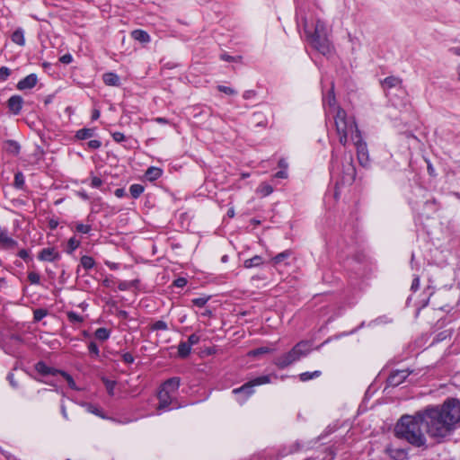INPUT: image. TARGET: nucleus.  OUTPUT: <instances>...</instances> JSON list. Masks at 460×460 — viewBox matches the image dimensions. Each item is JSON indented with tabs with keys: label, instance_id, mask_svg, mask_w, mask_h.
<instances>
[{
	"label": "nucleus",
	"instance_id": "obj_1",
	"mask_svg": "<svg viewBox=\"0 0 460 460\" xmlns=\"http://www.w3.org/2000/svg\"><path fill=\"white\" fill-rule=\"evenodd\" d=\"M420 420L424 423L426 433L440 441L450 435L460 423V401L450 398L441 405L428 407L420 411Z\"/></svg>",
	"mask_w": 460,
	"mask_h": 460
},
{
	"label": "nucleus",
	"instance_id": "obj_2",
	"mask_svg": "<svg viewBox=\"0 0 460 460\" xmlns=\"http://www.w3.org/2000/svg\"><path fill=\"white\" fill-rule=\"evenodd\" d=\"M304 30L310 45L319 53L325 57L334 53V46L331 40L332 30L323 21L317 19L314 23L309 24L304 19Z\"/></svg>",
	"mask_w": 460,
	"mask_h": 460
},
{
	"label": "nucleus",
	"instance_id": "obj_3",
	"mask_svg": "<svg viewBox=\"0 0 460 460\" xmlns=\"http://www.w3.org/2000/svg\"><path fill=\"white\" fill-rule=\"evenodd\" d=\"M421 425H424V423L422 420H420V411L417 412L414 416L404 415L395 425V436L399 438L405 439L413 446H424L426 437L421 429Z\"/></svg>",
	"mask_w": 460,
	"mask_h": 460
},
{
	"label": "nucleus",
	"instance_id": "obj_4",
	"mask_svg": "<svg viewBox=\"0 0 460 460\" xmlns=\"http://www.w3.org/2000/svg\"><path fill=\"white\" fill-rule=\"evenodd\" d=\"M334 123L339 135V142L343 146L347 144L349 136L352 139V135H357V131H359L354 118H349L346 111L341 108H337Z\"/></svg>",
	"mask_w": 460,
	"mask_h": 460
},
{
	"label": "nucleus",
	"instance_id": "obj_5",
	"mask_svg": "<svg viewBox=\"0 0 460 460\" xmlns=\"http://www.w3.org/2000/svg\"><path fill=\"white\" fill-rule=\"evenodd\" d=\"M312 350V344L307 341L296 343L288 352L280 355L274 359V364L279 369H284L300 358L307 356Z\"/></svg>",
	"mask_w": 460,
	"mask_h": 460
},
{
	"label": "nucleus",
	"instance_id": "obj_6",
	"mask_svg": "<svg viewBox=\"0 0 460 460\" xmlns=\"http://www.w3.org/2000/svg\"><path fill=\"white\" fill-rule=\"evenodd\" d=\"M352 141L357 148L358 163L362 166H366L368 163V152L367 144L363 141L360 131H357V135H352Z\"/></svg>",
	"mask_w": 460,
	"mask_h": 460
},
{
	"label": "nucleus",
	"instance_id": "obj_7",
	"mask_svg": "<svg viewBox=\"0 0 460 460\" xmlns=\"http://www.w3.org/2000/svg\"><path fill=\"white\" fill-rule=\"evenodd\" d=\"M270 382V378L269 376H259V377H256V378L251 380L250 382H247L246 384H244L243 385H242L239 388L234 389L233 393L236 394L243 393L246 394V397H248L253 394L254 386L264 385V384H269Z\"/></svg>",
	"mask_w": 460,
	"mask_h": 460
},
{
	"label": "nucleus",
	"instance_id": "obj_8",
	"mask_svg": "<svg viewBox=\"0 0 460 460\" xmlns=\"http://www.w3.org/2000/svg\"><path fill=\"white\" fill-rule=\"evenodd\" d=\"M356 178V168L353 164L352 156L349 155L347 165L344 166L342 183L350 185Z\"/></svg>",
	"mask_w": 460,
	"mask_h": 460
},
{
	"label": "nucleus",
	"instance_id": "obj_9",
	"mask_svg": "<svg viewBox=\"0 0 460 460\" xmlns=\"http://www.w3.org/2000/svg\"><path fill=\"white\" fill-rule=\"evenodd\" d=\"M410 374L411 371L408 369L395 370L390 374L387 383L391 386H397L401 385Z\"/></svg>",
	"mask_w": 460,
	"mask_h": 460
},
{
	"label": "nucleus",
	"instance_id": "obj_10",
	"mask_svg": "<svg viewBox=\"0 0 460 460\" xmlns=\"http://www.w3.org/2000/svg\"><path fill=\"white\" fill-rule=\"evenodd\" d=\"M38 258L42 261H55L60 258V254L55 248L48 247L40 252Z\"/></svg>",
	"mask_w": 460,
	"mask_h": 460
},
{
	"label": "nucleus",
	"instance_id": "obj_11",
	"mask_svg": "<svg viewBox=\"0 0 460 460\" xmlns=\"http://www.w3.org/2000/svg\"><path fill=\"white\" fill-rule=\"evenodd\" d=\"M0 246L4 249H14L18 243L8 236L7 231L0 227Z\"/></svg>",
	"mask_w": 460,
	"mask_h": 460
},
{
	"label": "nucleus",
	"instance_id": "obj_12",
	"mask_svg": "<svg viewBox=\"0 0 460 460\" xmlns=\"http://www.w3.org/2000/svg\"><path fill=\"white\" fill-rule=\"evenodd\" d=\"M37 81V75L31 74L18 83L17 88L19 90L31 89L36 85Z\"/></svg>",
	"mask_w": 460,
	"mask_h": 460
},
{
	"label": "nucleus",
	"instance_id": "obj_13",
	"mask_svg": "<svg viewBox=\"0 0 460 460\" xmlns=\"http://www.w3.org/2000/svg\"><path fill=\"white\" fill-rule=\"evenodd\" d=\"M172 396H173L172 394L160 389V391L158 393V399H159L158 409L159 410L166 409L172 403Z\"/></svg>",
	"mask_w": 460,
	"mask_h": 460
},
{
	"label": "nucleus",
	"instance_id": "obj_14",
	"mask_svg": "<svg viewBox=\"0 0 460 460\" xmlns=\"http://www.w3.org/2000/svg\"><path fill=\"white\" fill-rule=\"evenodd\" d=\"M179 386H180V378L179 377H172V378L166 380L163 384L161 389L173 394L178 390Z\"/></svg>",
	"mask_w": 460,
	"mask_h": 460
},
{
	"label": "nucleus",
	"instance_id": "obj_15",
	"mask_svg": "<svg viewBox=\"0 0 460 460\" xmlns=\"http://www.w3.org/2000/svg\"><path fill=\"white\" fill-rule=\"evenodd\" d=\"M323 102H324V104L328 105L330 113H332V112H335V114L337 113V108H340V107L336 105V100H335V96H334V93H333V85H332L330 92L327 93L326 97L323 99Z\"/></svg>",
	"mask_w": 460,
	"mask_h": 460
},
{
	"label": "nucleus",
	"instance_id": "obj_16",
	"mask_svg": "<svg viewBox=\"0 0 460 460\" xmlns=\"http://www.w3.org/2000/svg\"><path fill=\"white\" fill-rule=\"evenodd\" d=\"M8 107L14 113L18 114L22 107V98L13 95L8 100Z\"/></svg>",
	"mask_w": 460,
	"mask_h": 460
},
{
	"label": "nucleus",
	"instance_id": "obj_17",
	"mask_svg": "<svg viewBox=\"0 0 460 460\" xmlns=\"http://www.w3.org/2000/svg\"><path fill=\"white\" fill-rule=\"evenodd\" d=\"M131 37L141 43H147L150 41V36L143 30H134L131 32Z\"/></svg>",
	"mask_w": 460,
	"mask_h": 460
},
{
	"label": "nucleus",
	"instance_id": "obj_18",
	"mask_svg": "<svg viewBox=\"0 0 460 460\" xmlns=\"http://www.w3.org/2000/svg\"><path fill=\"white\" fill-rule=\"evenodd\" d=\"M102 79L107 85L118 86L119 84V77L114 73L104 74Z\"/></svg>",
	"mask_w": 460,
	"mask_h": 460
},
{
	"label": "nucleus",
	"instance_id": "obj_19",
	"mask_svg": "<svg viewBox=\"0 0 460 460\" xmlns=\"http://www.w3.org/2000/svg\"><path fill=\"white\" fill-rule=\"evenodd\" d=\"M4 147L8 153L13 155H17L20 153L21 149L19 143L14 140H7L4 143Z\"/></svg>",
	"mask_w": 460,
	"mask_h": 460
},
{
	"label": "nucleus",
	"instance_id": "obj_20",
	"mask_svg": "<svg viewBox=\"0 0 460 460\" xmlns=\"http://www.w3.org/2000/svg\"><path fill=\"white\" fill-rule=\"evenodd\" d=\"M402 84V80L395 76H388L383 81L384 89H391Z\"/></svg>",
	"mask_w": 460,
	"mask_h": 460
},
{
	"label": "nucleus",
	"instance_id": "obj_21",
	"mask_svg": "<svg viewBox=\"0 0 460 460\" xmlns=\"http://www.w3.org/2000/svg\"><path fill=\"white\" fill-rule=\"evenodd\" d=\"M93 135H94V128H82L76 132L75 137L77 139L83 140V139L91 138L92 137H93Z\"/></svg>",
	"mask_w": 460,
	"mask_h": 460
},
{
	"label": "nucleus",
	"instance_id": "obj_22",
	"mask_svg": "<svg viewBox=\"0 0 460 460\" xmlns=\"http://www.w3.org/2000/svg\"><path fill=\"white\" fill-rule=\"evenodd\" d=\"M162 175V170L157 167H150L146 172V177L149 181H155Z\"/></svg>",
	"mask_w": 460,
	"mask_h": 460
},
{
	"label": "nucleus",
	"instance_id": "obj_23",
	"mask_svg": "<svg viewBox=\"0 0 460 460\" xmlns=\"http://www.w3.org/2000/svg\"><path fill=\"white\" fill-rule=\"evenodd\" d=\"M12 40L20 46H23L25 44L23 31L17 29L12 35Z\"/></svg>",
	"mask_w": 460,
	"mask_h": 460
},
{
	"label": "nucleus",
	"instance_id": "obj_24",
	"mask_svg": "<svg viewBox=\"0 0 460 460\" xmlns=\"http://www.w3.org/2000/svg\"><path fill=\"white\" fill-rule=\"evenodd\" d=\"M262 262H263L262 258L259 255H256L251 259L244 261L243 265L245 268L250 269L252 267H257V266L262 264Z\"/></svg>",
	"mask_w": 460,
	"mask_h": 460
},
{
	"label": "nucleus",
	"instance_id": "obj_25",
	"mask_svg": "<svg viewBox=\"0 0 460 460\" xmlns=\"http://www.w3.org/2000/svg\"><path fill=\"white\" fill-rule=\"evenodd\" d=\"M111 332L106 328H98L95 332L94 336L97 340L101 341H105L110 338Z\"/></svg>",
	"mask_w": 460,
	"mask_h": 460
},
{
	"label": "nucleus",
	"instance_id": "obj_26",
	"mask_svg": "<svg viewBox=\"0 0 460 460\" xmlns=\"http://www.w3.org/2000/svg\"><path fill=\"white\" fill-rule=\"evenodd\" d=\"M36 370L42 375L54 374V371L44 362H38L35 366Z\"/></svg>",
	"mask_w": 460,
	"mask_h": 460
},
{
	"label": "nucleus",
	"instance_id": "obj_27",
	"mask_svg": "<svg viewBox=\"0 0 460 460\" xmlns=\"http://www.w3.org/2000/svg\"><path fill=\"white\" fill-rule=\"evenodd\" d=\"M190 352V345L187 342H181L178 346V353L181 358L187 357Z\"/></svg>",
	"mask_w": 460,
	"mask_h": 460
},
{
	"label": "nucleus",
	"instance_id": "obj_28",
	"mask_svg": "<svg viewBox=\"0 0 460 460\" xmlns=\"http://www.w3.org/2000/svg\"><path fill=\"white\" fill-rule=\"evenodd\" d=\"M290 254L291 252L289 251L280 252L272 258V262L274 263V265L280 264L282 261L289 258Z\"/></svg>",
	"mask_w": 460,
	"mask_h": 460
},
{
	"label": "nucleus",
	"instance_id": "obj_29",
	"mask_svg": "<svg viewBox=\"0 0 460 460\" xmlns=\"http://www.w3.org/2000/svg\"><path fill=\"white\" fill-rule=\"evenodd\" d=\"M320 375H321V372L318 370L314 371V372H304V373L300 374L299 378L301 381L305 382V381L311 380L314 377H318V376H320Z\"/></svg>",
	"mask_w": 460,
	"mask_h": 460
},
{
	"label": "nucleus",
	"instance_id": "obj_30",
	"mask_svg": "<svg viewBox=\"0 0 460 460\" xmlns=\"http://www.w3.org/2000/svg\"><path fill=\"white\" fill-rule=\"evenodd\" d=\"M130 194L133 198H138L144 191V187L140 184H133L129 188Z\"/></svg>",
	"mask_w": 460,
	"mask_h": 460
},
{
	"label": "nucleus",
	"instance_id": "obj_31",
	"mask_svg": "<svg viewBox=\"0 0 460 460\" xmlns=\"http://www.w3.org/2000/svg\"><path fill=\"white\" fill-rule=\"evenodd\" d=\"M81 265L85 270H90V269H92L94 266V260L92 257H90V256L84 255L81 258Z\"/></svg>",
	"mask_w": 460,
	"mask_h": 460
},
{
	"label": "nucleus",
	"instance_id": "obj_32",
	"mask_svg": "<svg viewBox=\"0 0 460 460\" xmlns=\"http://www.w3.org/2000/svg\"><path fill=\"white\" fill-rule=\"evenodd\" d=\"M24 176L21 172H18L14 175V182L13 185L17 189H22L24 186Z\"/></svg>",
	"mask_w": 460,
	"mask_h": 460
},
{
	"label": "nucleus",
	"instance_id": "obj_33",
	"mask_svg": "<svg viewBox=\"0 0 460 460\" xmlns=\"http://www.w3.org/2000/svg\"><path fill=\"white\" fill-rule=\"evenodd\" d=\"M269 352H270V349L268 347H261V348H258V349L249 351L248 355L252 356V357H257L259 355L266 354Z\"/></svg>",
	"mask_w": 460,
	"mask_h": 460
},
{
	"label": "nucleus",
	"instance_id": "obj_34",
	"mask_svg": "<svg viewBox=\"0 0 460 460\" xmlns=\"http://www.w3.org/2000/svg\"><path fill=\"white\" fill-rule=\"evenodd\" d=\"M102 381H103V383L105 385V387H106L108 393L111 395H112L113 394V390L115 388V385H116V383L114 381H111V380H109L107 378H104V377L102 378Z\"/></svg>",
	"mask_w": 460,
	"mask_h": 460
},
{
	"label": "nucleus",
	"instance_id": "obj_35",
	"mask_svg": "<svg viewBox=\"0 0 460 460\" xmlns=\"http://www.w3.org/2000/svg\"><path fill=\"white\" fill-rule=\"evenodd\" d=\"M89 352L94 357L98 358L100 356V350L97 344L94 341H91L88 345Z\"/></svg>",
	"mask_w": 460,
	"mask_h": 460
},
{
	"label": "nucleus",
	"instance_id": "obj_36",
	"mask_svg": "<svg viewBox=\"0 0 460 460\" xmlns=\"http://www.w3.org/2000/svg\"><path fill=\"white\" fill-rule=\"evenodd\" d=\"M28 279L31 284H40V277L37 272L31 271L28 274Z\"/></svg>",
	"mask_w": 460,
	"mask_h": 460
},
{
	"label": "nucleus",
	"instance_id": "obj_37",
	"mask_svg": "<svg viewBox=\"0 0 460 460\" xmlns=\"http://www.w3.org/2000/svg\"><path fill=\"white\" fill-rule=\"evenodd\" d=\"M259 190L264 195V196H268L270 194L272 193L273 191V188L269 185V184H266V183H262L260 188H259Z\"/></svg>",
	"mask_w": 460,
	"mask_h": 460
},
{
	"label": "nucleus",
	"instance_id": "obj_38",
	"mask_svg": "<svg viewBox=\"0 0 460 460\" xmlns=\"http://www.w3.org/2000/svg\"><path fill=\"white\" fill-rule=\"evenodd\" d=\"M80 245V241L76 240L75 238L72 237L68 241V252H72L75 251L78 246Z\"/></svg>",
	"mask_w": 460,
	"mask_h": 460
},
{
	"label": "nucleus",
	"instance_id": "obj_39",
	"mask_svg": "<svg viewBox=\"0 0 460 460\" xmlns=\"http://www.w3.org/2000/svg\"><path fill=\"white\" fill-rule=\"evenodd\" d=\"M46 314H47L46 310H44V309H37L33 313L34 320L39 322V321L42 320L46 316Z\"/></svg>",
	"mask_w": 460,
	"mask_h": 460
},
{
	"label": "nucleus",
	"instance_id": "obj_40",
	"mask_svg": "<svg viewBox=\"0 0 460 460\" xmlns=\"http://www.w3.org/2000/svg\"><path fill=\"white\" fill-rule=\"evenodd\" d=\"M134 285H135V281H120L119 283L118 288H119V290L124 291V290L129 289Z\"/></svg>",
	"mask_w": 460,
	"mask_h": 460
},
{
	"label": "nucleus",
	"instance_id": "obj_41",
	"mask_svg": "<svg viewBox=\"0 0 460 460\" xmlns=\"http://www.w3.org/2000/svg\"><path fill=\"white\" fill-rule=\"evenodd\" d=\"M75 229L77 232L82 234H87L91 230V226L88 225H84L82 223H78L75 226Z\"/></svg>",
	"mask_w": 460,
	"mask_h": 460
},
{
	"label": "nucleus",
	"instance_id": "obj_42",
	"mask_svg": "<svg viewBox=\"0 0 460 460\" xmlns=\"http://www.w3.org/2000/svg\"><path fill=\"white\" fill-rule=\"evenodd\" d=\"M67 317H68L69 321L73 322V323H81V322H83V317L80 316L79 314H77L76 313H74V312H69L67 314Z\"/></svg>",
	"mask_w": 460,
	"mask_h": 460
},
{
	"label": "nucleus",
	"instance_id": "obj_43",
	"mask_svg": "<svg viewBox=\"0 0 460 460\" xmlns=\"http://www.w3.org/2000/svg\"><path fill=\"white\" fill-rule=\"evenodd\" d=\"M208 301V297H198L192 300L193 305L198 307H203L207 302Z\"/></svg>",
	"mask_w": 460,
	"mask_h": 460
},
{
	"label": "nucleus",
	"instance_id": "obj_44",
	"mask_svg": "<svg viewBox=\"0 0 460 460\" xmlns=\"http://www.w3.org/2000/svg\"><path fill=\"white\" fill-rule=\"evenodd\" d=\"M168 326H167V323L164 321H156L153 326H152V329L153 330H167Z\"/></svg>",
	"mask_w": 460,
	"mask_h": 460
},
{
	"label": "nucleus",
	"instance_id": "obj_45",
	"mask_svg": "<svg viewBox=\"0 0 460 460\" xmlns=\"http://www.w3.org/2000/svg\"><path fill=\"white\" fill-rule=\"evenodd\" d=\"M218 90L226 94L233 95L235 93V91L228 86L218 85Z\"/></svg>",
	"mask_w": 460,
	"mask_h": 460
},
{
	"label": "nucleus",
	"instance_id": "obj_46",
	"mask_svg": "<svg viewBox=\"0 0 460 460\" xmlns=\"http://www.w3.org/2000/svg\"><path fill=\"white\" fill-rule=\"evenodd\" d=\"M10 75V69L6 66L0 67V78L5 80Z\"/></svg>",
	"mask_w": 460,
	"mask_h": 460
},
{
	"label": "nucleus",
	"instance_id": "obj_47",
	"mask_svg": "<svg viewBox=\"0 0 460 460\" xmlns=\"http://www.w3.org/2000/svg\"><path fill=\"white\" fill-rule=\"evenodd\" d=\"M112 137H113L114 141H116V142H122L126 139V137L121 132H114L112 134Z\"/></svg>",
	"mask_w": 460,
	"mask_h": 460
},
{
	"label": "nucleus",
	"instance_id": "obj_48",
	"mask_svg": "<svg viewBox=\"0 0 460 460\" xmlns=\"http://www.w3.org/2000/svg\"><path fill=\"white\" fill-rule=\"evenodd\" d=\"M173 284L177 288H183L187 284V279L185 278H178L177 279L174 280Z\"/></svg>",
	"mask_w": 460,
	"mask_h": 460
},
{
	"label": "nucleus",
	"instance_id": "obj_49",
	"mask_svg": "<svg viewBox=\"0 0 460 460\" xmlns=\"http://www.w3.org/2000/svg\"><path fill=\"white\" fill-rule=\"evenodd\" d=\"M199 341V337L196 334H191V335H190L187 343L190 344L191 347L192 345L197 344Z\"/></svg>",
	"mask_w": 460,
	"mask_h": 460
},
{
	"label": "nucleus",
	"instance_id": "obj_50",
	"mask_svg": "<svg viewBox=\"0 0 460 460\" xmlns=\"http://www.w3.org/2000/svg\"><path fill=\"white\" fill-rule=\"evenodd\" d=\"M88 146L92 149H97L101 146V141L99 140H96V139H93V140H90L88 143H87Z\"/></svg>",
	"mask_w": 460,
	"mask_h": 460
},
{
	"label": "nucleus",
	"instance_id": "obj_51",
	"mask_svg": "<svg viewBox=\"0 0 460 460\" xmlns=\"http://www.w3.org/2000/svg\"><path fill=\"white\" fill-rule=\"evenodd\" d=\"M59 60L63 64H70L73 60V58L70 54H65L59 58Z\"/></svg>",
	"mask_w": 460,
	"mask_h": 460
},
{
	"label": "nucleus",
	"instance_id": "obj_52",
	"mask_svg": "<svg viewBox=\"0 0 460 460\" xmlns=\"http://www.w3.org/2000/svg\"><path fill=\"white\" fill-rule=\"evenodd\" d=\"M122 358H123L124 362H126L128 364H131L134 361V357L128 352L124 353Z\"/></svg>",
	"mask_w": 460,
	"mask_h": 460
},
{
	"label": "nucleus",
	"instance_id": "obj_53",
	"mask_svg": "<svg viewBox=\"0 0 460 460\" xmlns=\"http://www.w3.org/2000/svg\"><path fill=\"white\" fill-rule=\"evenodd\" d=\"M102 181L98 177H93L91 185L94 188H98L102 185Z\"/></svg>",
	"mask_w": 460,
	"mask_h": 460
},
{
	"label": "nucleus",
	"instance_id": "obj_54",
	"mask_svg": "<svg viewBox=\"0 0 460 460\" xmlns=\"http://www.w3.org/2000/svg\"><path fill=\"white\" fill-rule=\"evenodd\" d=\"M62 375L66 377L69 386L71 388H75V381L73 380V378L69 375H67L64 372L62 373Z\"/></svg>",
	"mask_w": 460,
	"mask_h": 460
},
{
	"label": "nucleus",
	"instance_id": "obj_55",
	"mask_svg": "<svg viewBox=\"0 0 460 460\" xmlns=\"http://www.w3.org/2000/svg\"><path fill=\"white\" fill-rule=\"evenodd\" d=\"M419 286H420V279L418 277H416L413 280H412V283H411V289L412 290H417L419 288Z\"/></svg>",
	"mask_w": 460,
	"mask_h": 460
},
{
	"label": "nucleus",
	"instance_id": "obj_56",
	"mask_svg": "<svg viewBox=\"0 0 460 460\" xmlns=\"http://www.w3.org/2000/svg\"><path fill=\"white\" fill-rule=\"evenodd\" d=\"M275 177L280 178V179H286L288 177V173L285 170H281L275 174Z\"/></svg>",
	"mask_w": 460,
	"mask_h": 460
},
{
	"label": "nucleus",
	"instance_id": "obj_57",
	"mask_svg": "<svg viewBox=\"0 0 460 460\" xmlns=\"http://www.w3.org/2000/svg\"><path fill=\"white\" fill-rule=\"evenodd\" d=\"M19 257L23 259V260H26L28 257H29V252L24 250V249H22L19 253H18Z\"/></svg>",
	"mask_w": 460,
	"mask_h": 460
},
{
	"label": "nucleus",
	"instance_id": "obj_58",
	"mask_svg": "<svg viewBox=\"0 0 460 460\" xmlns=\"http://www.w3.org/2000/svg\"><path fill=\"white\" fill-rule=\"evenodd\" d=\"M114 193L116 197L122 198L125 195V190L124 189L119 188L117 189Z\"/></svg>",
	"mask_w": 460,
	"mask_h": 460
},
{
	"label": "nucleus",
	"instance_id": "obj_59",
	"mask_svg": "<svg viewBox=\"0 0 460 460\" xmlns=\"http://www.w3.org/2000/svg\"><path fill=\"white\" fill-rule=\"evenodd\" d=\"M88 410H89V411H91L92 413H94V414H96V415L102 416V415H101V413H100L99 409H98V408H96V407H94V406H93V405H90V406L88 407Z\"/></svg>",
	"mask_w": 460,
	"mask_h": 460
},
{
	"label": "nucleus",
	"instance_id": "obj_60",
	"mask_svg": "<svg viewBox=\"0 0 460 460\" xmlns=\"http://www.w3.org/2000/svg\"><path fill=\"white\" fill-rule=\"evenodd\" d=\"M450 52L455 54V55L460 56V45L456 46V47L451 48L450 49Z\"/></svg>",
	"mask_w": 460,
	"mask_h": 460
},
{
	"label": "nucleus",
	"instance_id": "obj_61",
	"mask_svg": "<svg viewBox=\"0 0 460 460\" xmlns=\"http://www.w3.org/2000/svg\"><path fill=\"white\" fill-rule=\"evenodd\" d=\"M221 59L225 60V61H233L234 58L227 54H223V55H221Z\"/></svg>",
	"mask_w": 460,
	"mask_h": 460
},
{
	"label": "nucleus",
	"instance_id": "obj_62",
	"mask_svg": "<svg viewBox=\"0 0 460 460\" xmlns=\"http://www.w3.org/2000/svg\"><path fill=\"white\" fill-rule=\"evenodd\" d=\"M279 166L285 170L288 167V164L284 159H280L279 162Z\"/></svg>",
	"mask_w": 460,
	"mask_h": 460
},
{
	"label": "nucleus",
	"instance_id": "obj_63",
	"mask_svg": "<svg viewBox=\"0 0 460 460\" xmlns=\"http://www.w3.org/2000/svg\"><path fill=\"white\" fill-rule=\"evenodd\" d=\"M8 379L11 383V385L13 386V387H16L17 386V384L14 382V379H13V374H9L8 375Z\"/></svg>",
	"mask_w": 460,
	"mask_h": 460
},
{
	"label": "nucleus",
	"instance_id": "obj_64",
	"mask_svg": "<svg viewBox=\"0 0 460 460\" xmlns=\"http://www.w3.org/2000/svg\"><path fill=\"white\" fill-rule=\"evenodd\" d=\"M100 117V111L98 110H94L92 115L93 119H97Z\"/></svg>",
	"mask_w": 460,
	"mask_h": 460
}]
</instances>
